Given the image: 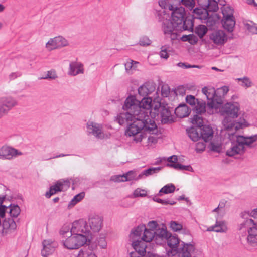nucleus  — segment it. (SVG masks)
Masks as SVG:
<instances>
[{"instance_id": "49530a36", "label": "nucleus", "mask_w": 257, "mask_h": 257, "mask_svg": "<svg viewBox=\"0 0 257 257\" xmlns=\"http://www.w3.org/2000/svg\"><path fill=\"white\" fill-rule=\"evenodd\" d=\"M245 117L249 126L257 124V114L253 113H245Z\"/></svg>"}, {"instance_id": "de8ad7c7", "label": "nucleus", "mask_w": 257, "mask_h": 257, "mask_svg": "<svg viewBox=\"0 0 257 257\" xmlns=\"http://www.w3.org/2000/svg\"><path fill=\"white\" fill-rule=\"evenodd\" d=\"M207 30V28L205 25H200L195 28V32L201 38L206 34Z\"/></svg>"}, {"instance_id": "7ed1b4c3", "label": "nucleus", "mask_w": 257, "mask_h": 257, "mask_svg": "<svg viewBox=\"0 0 257 257\" xmlns=\"http://www.w3.org/2000/svg\"><path fill=\"white\" fill-rule=\"evenodd\" d=\"M240 231L244 232L247 231V243L251 246H257V222L250 218H246L239 225Z\"/></svg>"}, {"instance_id": "f8f14e48", "label": "nucleus", "mask_w": 257, "mask_h": 257, "mask_svg": "<svg viewBox=\"0 0 257 257\" xmlns=\"http://www.w3.org/2000/svg\"><path fill=\"white\" fill-rule=\"evenodd\" d=\"M166 240H167L168 245L171 249L170 251H168L167 252L169 256L170 255H175L178 253L180 249L185 244L184 242H182V243L179 244L180 241L178 238L177 236L171 235L170 233Z\"/></svg>"}, {"instance_id": "4d7b16f0", "label": "nucleus", "mask_w": 257, "mask_h": 257, "mask_svg": "<svg viewBox=\"0 0 257 257\" xmlns=\"http://www.w3.org/2000/svg\"><path fill=\"white\" fill-rule=\"evenodd\" d=\"M142 131H143L144 132L147 133V132H145L144 130H142L141 131L142 133ZM158 133H159V132ZM147 133H148V132H147ZM149 134L155 135V136H149L148 138V145L150 146H152L156 144L158 141V138L156 135H157L158 133H157L156 134H151V133H149Z\"/></svg>"}, {"instance_id": "4be33fe9", "label": "nucleus", "mask_w": 257, "mask_h": 257, "mask_svg": "<svg viewBox=\"0 0 257 257\" xmlns=\"http://www.w3.org/2000/svg\"><path fill=\"white\" fill-rule=\"evenodd\" d=\"M245 148L241 143L237 141V137L236 136V142L232 143L230 148L226 151V155L230 157H233L236 155H241L244 152Z\"/></svg>"}, {"instance_id": "aec40b11", "label": "nucleus", "mask_w": 257, "mask_h": 257, "mask_svg": "<svg viewBox=\"0 0 257 257\" xmlns=\"http://www.w3.org/2000/svg\"><path fill=\"white\" fill-rule=\"evenodd\" d=\"M135 251L130 253L131 257H144L146 253V244L144 242L135 241L132 243Z\"/></svg>"}, {"instance_id": "a19ab883", "label": "nucleus", "mask_w": 257, "mask_h": 257, "mask_svg": "<svg viewBox=\"0 0 257 257\" xmlns=\"http://www.w3.org/2000/svg\"><path fill=\"white\" fill-rule=\"evenodd\" d=\"M159 113H160L162 122L166 123L169 121L171 112L168 108L163 106L160 110Z\"/></svg>"}, {"instance_id": "423d86ee", "label": "nucleus", "mask_w": 257, "mask_h": 257, "mask_svg": "<svg viewBox=\"0 0 257 257\" xmlns=\"http://www.w3.org/2000/svg\"><path fill=\"white\" fill-rule=\"evenodd\" d=\"M66 240L62 241L64 248L69 249H77L83 246L87 241V238L84 235L70 234Z\"/></svg>"}, {"instance_id": "dca6fc26", "label": "nucleus", "mask_w": 257, "mask_h": 257, "mask_svg": "<svg viewBox=\"0 0 257 257\" xmlns=\"http://www.w3.org/2000/svg\"><path fill=\"white\" fill-rule=\"evenodd\" d=\"M42 245L41 255L44 257H47L52 254L58 246L57 242L50 239L44 240L42 242Z\"/></svg>"}, {"instance_id": "20e7f679", "label": "nucleus", "mask_w": 257, "mask_h": 257, "mask_svg": "<svg viewBox=\"0 0 257 257\" xmlns=\"http://www.w3.org/2000/svg\"><path fill=\"white\" fill-rule=\"evenodd\" d=\"M162 29L165 38L170 39L172 41L179 39V33L183 29L171 20L167 18L163 21Z\"/></svg>"}, {"instance_id": "e2e57ef3", "label": "nucleus", "mask_w": 257, "mask_h": 257, "mask_svg": "<svg viewBox=\"0 0 257 257\" xmlns=\"http://www.w3.org/2000/svg\"><path fill=\"white\" fill-rule=\"evenodd\" d=\"M199 100L195 98V97L191 95H187L186 97V101L187 103L191 106H194Z\"/></svg>"}, {"instance_id": "7c9ffc66", "label": "nucleus", "mask_w": 257, "mask_h": 257, "mask_svg": "<svg viewBox=\"0 0 257 257\" xmlns=\"http://www.w3.org/2000/svg\"><path fill=\"white\" fill-rule=\"evenodd\" d=\"M170 233L166 229L164 225L159 226L156 230L155 231V240L160 239L162 240H166L168 238Z\"/></svg>"}, {"instance_id": "bb28decb", "label": "nucleus", "mask_w": 257, "mask_h": 257, "mask_svg": "<svg viewBox=\"0 0 257 257\" xmlns=\"http://www.w3.org/2000/svg\"><path fill=\"white\" fill-rule=\"evenodd\" d=\"M237 137L238 142L241 143L244 147L245 145L249 147H252V144L257 141V135L250 136L238 135Z\"/></svg>"}, {"instance_id": "a18cd8bd", "label": "nucleus", "mask_w": 257, "mask_h": 257, "mask_svg": "<svg viewBox=\"0 0 257 257\" xmlns=\"http://www.w3.org/2000/svg\"><path fill=\"white\" fill-rule=\"evenodd\" d=\"M223 18L233 17V9L230 6L224 5L222 8Z\"/></svg>"}, {"instance_id": "a878e982", "label": "nucleus", "mask_w": 257, "mask_h": 257, "mask_svg": "<svg viewBox=\"0 0 257 257\" xmlns=\"http://www.w3.org/2000/svg\"><path fill=\"white\" fill-rule=\"evenodd\" d=\"M199 127L201 137L205 142L212 139L213 135V131L210 126L204 125Z\"/></svg>"}, {"instance_id": "b1692460", "label": "nucleus", "mask_w": 257, "mask_h": 257, "mask_svg": "<svg viewBox=\"0 0 257 257\" xmlns=\"http://www.w3.org/2000/svg\"><path fill=\"white\" fill-rule=\"evenodd\" d=\"M155 85L151 82H146L138 88V93L140 95L147 96L151 94L155 91Z\"/></svg>"}, {"instance_id": "58836bf2", "label": "nucleus", "mask_w": 257, "mask_h": 257, "mask_svg": "<svg viewBox=\"0 0 257 257\" xmlns=\"http://www.w3.org/2000/svg\"><path fill=\"white\" fill-rule=\"evenodd\" d=\"M236 131L249 127L245 113H243L237 120H235Z\"/></svg>"}, {"instance_id": "0eeeda50", "label": "nucleus", "mask_w": 257, "mask_h": 257, "mask_svg": "<svg viewBox=\"0 0 257 257\" xmlns=\"http://www.w3.org/2000/svg\"><path fill=\"white\" fill-rule=\"evenodd\" d=\"M240 106L238 102H231L224 104L220 109V113L223 117L237 118L239 115Z\"/></svg>"}, {"instance_id": "603ef678", "label": "nucleus", "mask_w": 257, "mask_h": 257, "mask_svg": "<svg viewBox=\"0 0 257 257\" xmlns=\"http://www.w3.org/2000/svg\"><path fill=\"white\" fill-rule=\"evenodd\" d=\"M170 227L174 232L179 231L183 229L182 225L175 221H171L170 222Z\"/></svg>"}, {"instance_id": "37998d69", "label": "nucleus", "mask_w": 257, "mask_h": 257, "mask_svg": "<svg viewBox=\"0 0 257 257\" xmlns=\"http://www.w3.org/2000/svg\"><path fill=\"white\" fill-rule=\"evenodd\" d=\"M8 209V213L12 218H17L20 213L21 209L17 205H10Z\"/></svg>"}, {"instance_id": "774afa93", "label": "nucleus", "mask_w": 257, "mask_h": 257, "mask_svg": "<svg viewBox=\"0 0 257 257\" xmlns=\"http://www.w3.org/2000/svg\"><path fill=\"white\" fill-rule=\"evenodd\" d=\"M181 2L190 10L194 7L195 4L194 0H181Z\"/></svg>"}, {"instance_id": "f704fd0d", "label": "nucleus", "mask_w": 257, "mask_h": 257, "mask_svg": "<svg viewBox=\"0 0 257 257\" xmlns=\"http://www.w3.org/2000/svg\"><path fill=\"white\" fill-rule=\"evenodd\" d=\"M3 227L4 231L6 233H9L16 229L17 225L13 219L8 218L3 222Z\"/></svg>"}, {"instance_id": "4468645a", "label": "nucleus", "mask_w": 257, "mask_h": 257, "mask_svg": "<svg viewBox=\"0 0 257 257\" xmlns=\"http://www.w3.org/2000/svg\"><path fill=\"white\" fill-rule=\"evenodd\" d=\"M102 128L101 124L95 122H89L87 123V132L98 139H102L105 137V135L102 131Z\"/></svg>"}, {"instance_id": "3c124183", "label": "nucleus", "mask_w": 257, "mask_h": 257, "mask_svg": "<svg viewBox=\"0 0 257 257\" xmlns=\"http://www.w3.org/2000/svg\"><path fill=\"white\" fill-rule=\"evenodd\" d=\"M85 196L84 192H81L75 195L70 202L69 205L74 206L80 202Z\"/></svg>"}, {"instance_id": "052dcab7", "label": "nucleus", "mask_w": 257, "mask_h": 257, "mask_svg": "<svg viewBox=\"0 0 257 257\" xmlns=\"http://www.w3.org/2000/svg\"><path fill=\"white\" fill-rule=\"evenodd\" d=\"M147 191L145 189H142L140 188H137L135 190L133 193V196L134 197H145L147 196Z\"/></svg>"}, {"instance_id": "680f3d73", "label": "nucleus", "mask_w": 257, "mask_h": 257, "mask_svg": "<svg viewBox=\"0 0 257 257\" xmlns=\"http://www.w3.org/2000/svg\"><path fill=\"white\" fill-rule=\"evenodd\" d=\"M192 123L194 124L197 125L199 127L202 126L203 121L202 117L197 115H195L192 119Z\"/></svg>"}, {"instance_id": "09e8293b", "label": "nucleus", "mask_w": 257, "mask_h": 257, "mask_svg": "<svg viewBox=\"0 0 257 257\" xmlns=\"http://www.w3.org/2000/svg\"><path fill=\"white\" fill-rule=\"evenodd\" d=\"M175 190V186L173 184H168L162 188L159 193L169 194L173 193Z\"/></svg>"}, {"instance_id": "1a4fd4ad", "label": "nucleus", "mask_w": 257, "mask_h": 257, "mask_svg": "<svg viewBox=\"0 0 257 257\" xmlns=\"http://www.w3.org/2000/svg\"><path fill=\"white\" fill-rule=\"evenodd\" d=\"M69 45V42L66 39L61 36H58L50 38L46 43L45 48L47 51H52L68 46Z\"/></svg>"}, {"instance_id": "6ab92c4d", "label": "nucleus", "mask_w": 257, "mask_h": 257, "mask_svg": "<svg viewBox=\"0 0 257 257\" xmlns=\"http://www.w3.org/2000/svg\"><path fill=\"white\" fill-rule=\"evenodd\" d=\"M168 163L167 166L173 168L177 170H186L193 171V168L190 165H183L178 162V158L176 155H173L167 158Z\"/></svg>"}, {"instance_id": "f3484780", "label": "nucleus", "mask_w": 257, "mask_h": 257, "mask_svg": "<svg viewBox=\"0 0 257 257\" xmlns=\"http://www.w3.org/2000/svg\"><path fill=\"white\" fill-rule=\"evenodd\" d=\"M103 218L96 214L90 215L88 219V224L90 229L94 232H99L103 226Z\"/></svg>"}, {"instance_id": "ddd939ff", "label": "nucleus", "mask_w": 257, "mask_h": 257, "mask_svg": "<svg viewBox=\"0 0 257 257\" xmlns=\"http://www.w3.org/2000/svg\"><path fill=\"white\" fill-rule=\"evenodd\" d=\"M22 155L18 150L7 146L0 148V159L2 160H11Z\"/></svg>"}, {"instance_id": "473e14b6", "label": "nucleus", "mask_w": 257, "mask_h": 257, "mask_svg": "<svg viewBox=\"0 0 257 257\" xmlns=\"http://www.w3.org/2000/svg\"><path fill=\"white\" fill-rule=\"evenodd\" d=\"M222 24L223 28L229 32H233L235 25L234 17L223 18Z\"/></svg>"}, {"instance_id": "2eb2a0df", "label": "nucleus", "mask_w": 257, "mask_h": 257, "mask_svg": "<svg viewBox=\"0 0 257 257\" xmlns=\"http://www.w3.org/2000/svg\"><path fill=\"white\" fill-rule=\"evenodd\" d=\"M70 183L67 181H58L56 183L50 187L49 191L46 193L47 198H50L52 195L59 191H64L69 188Z\"/></svg>"}, {"instance_id": "72a5a7b5", "label": "nucleus", "mask_w": 257, "mask_h": 257, "mask_svg": "<svg viewBox=\"0 0 257 257\" xmlns=\"http://www.w3.org/2000/svg\"><path fill=\"white\" fill-rule=\"evenodd\" d=\"M190 109L186 104H180L175 110L176 116L180 118H184L188 116Z\"/></svg>"}, {"instance_id": "f03ea898", "label": "nucleus", "mask_w": 257, "mask_h": 257, "mask_svg": "<svg viewBox=\"0 0 257 257\" xmlns=\"http://www.w3.org/2000/svg\"><path fill=\"white\" fill-rule=\"evenodd\" d=\"M128 98L133 99L132 108L138 114V117L146 125L145 131L151 134H156L158 132V127L154 119L151 118L149 115H151L153 110H150L153 99L156 100L158 96L144 97L141 101H138L134 96H130Z\"/></svg>"}, {"instance_id": "c756f323", "label": "nucleus", "mask_w": 257, "mask_h": 257, "mask_svg": "<svg viewBox=\"0 0 257 257\" xmlns=\"http://www.w3.org/2000/svg\"><path fill=\"white\" fill-rule=\"evenodd\" d=\"M146 229V227L145 225L141 224L139 225L136 228H134L133 230H132L130 235V238L132 243L133 242L135 241H140V240L136 239V238L137 237H139V239H140V236H141L143 232H144V230ZM142 242V240H140Z\"/></svg>"}, {"instance_id": "5fc2aeb1", "label": "nucleus", "mask_w": 257, "mask_h": 257, "mask_svg": "<svg viewBox=\"0 0 257 257\" xmlns=\"http://www.w3.org/2000/svg\"><path fill=\"white\" fill-rule=\"evenodd\" d=\"M163 106L161 104V103L157 102L153 107V110L154 112L152 111V113L151 115H149L151 118H153V117H155L156 115H158L160 110Z\"/></svg>"}, {"instance_id": "cd10ccee", "label": "nucleus", "mask_w": 257, "mask_h": 257, "mask_svg": "<svg viewBox=\"0 0 257 257\" xmlns=\"http://www.w3.org/2000/svg\"><path fill=\"white\" fill-rule=\"evenodd\" d=\"M236 118L223 117L222 124L224 130L228 131H233L235 133L236 130V123L234 119Z\"/></svg>"}, {"instance_id": "79ce46f5", "label": "nucleus", "mask_w": 257, "mask_h": 257, "mask_svg": "<svg viewBox=\"0 0 257 257\" xmlns=\"http://www.w3.org/2000/svg\"><path fill=\"white\" fill-rule=\"evenodd\" d=\"M155 231L145 229L141 239L146 242H151L153 239H155Z\"/></svg>"}, {"instance_id": "ea45409f", "label": "nucleus", "mask_w": 257, "mask_h": 257, "mask_svg": "<svg viewBox=\"0 0 257 257\" xmlns=\"http://www.w3.org/2000/svg\"><path fill=\"white\" fill-rule=\"evenodd\" d=\"M236 81L238 82L241 86L245 88L251 87L253 84L250 78L247 76L236 78Z\"/></svg>"}, {"instance_id": "e433bc0d", "label": "nucleus", "mask_w": 257, "mask_h": 257, "mask_svg": "<svg viewBox=\"0 0 257 257\" xmlns=\"http://www.w3.org/2000/svg\"><path fill=\"white\" fill-rule=\"evenodd\" d=\"M161 169V167H151L144 170L138 176L137 180H139L144 176L147 177L158 173Z\"/></svg>"}, {"instance_id": "8fccbe9b", "label": "nucleus", "mask_w": 257, "mask_h": 257, "mask_svg": "<svg viewBox=\"0 0 257 257\" xmlns=\"http://www.w3.org/2000/svg\"><path fill=\"white\" fill-rule=\"evenodd\" d=\"M58 77L56 72L54 70H51L50 71H48L46 73V74L42 77L40 79H50V80H55Z\"/></svg>"}, {"instance_id": "0e129e2a", "label": "nucleus", "mask_w": 257, "mask_h": 257, "mask_svg": "<svg viewBox=\"0 0 257 257\" xmlns=\"http://www.w3.org/2000/svg\"><path fill=\"white\" fill-rule=\"evenodd\" d=\"M126 178V181H131L133 180H137V177L136 176L135 172L132 171H129L125 174H124Z\"/></svg>"}, {"instance_id": "c9c22d12", "label": "nucleus", "mask_w": 257, "mask_h": 257, "mask_svg": "<svg viewBox=\"0 0 257 257\" xmlns=\"http://www.w3.org/2000/svg\"><path fill=\"white\" fill-rule=\"evenodd\" d=\"M188 137L194 142L198 141L200 139L201 135L200 133L199 127H191L186 130Z\"/></svg>"}, {"instance_id": "c85d7f7f", "label": "nucleus", "mask_w": 257, "mask_h": 257, "mask_svg": "<svg viewBox=\"0 0 257 257\" xmlns=\"http://www.w3.org/2000/svg\"><path fill=\"white\" fill-rule=\"evenodd\" d=\"M195 247L192 244H184L180 249L178 255L179 257H191V253H193Z\"/></svg>"}, {"instance_id": "69168bd1", "label": "nucleus", "mask_w": 257, "mask_h": 257, "mask_svg": "<svg viewBox=\"0 0 257 257\" xmlns=\"http://www.w3.org/2000/svg\"><path fill=\"white\" fill-rule=\"evenodd\" d=\"M170 90L167 85H163L161 88V95L163 97H167L170 94Z\"/></svg>"}, {"instance_id": "412c9836", "label": "nucleus", "mask_w": 257, "mask_h": 257, "mask_svg": "<svg viewBox=\"0 0 257 257\" xmlns=\"http://www.w3.org/2000/svg\"><path fill=\"white\" fill-rule=\"evenodd\" d=\"M193 13L194 19L201 20L203 23H205L207 25H208L211 18L209 17L207 9L204 8H196L194 9Z\"/></svg>"}, {"instance_id": "2f4dec72", "label": "nucleus", "mask_w": 257, "mask_h": 257, "mask_svg": "<svg viewBox=\"0 0 257 257\" xmlns=\"http://www.w3.org/2000/svg\"><path fill=\"white\" fill-rule=\"evenodd\" d=\"M227 230V226L224 221H217L214 225L208 227L206 230L216 232H225Z\"/></svg>"}, {"instance_id": "39448f33", "label": "nucleus", "mask_w": 257, "mask_h": 257, "mask_svg": "<svg viewBox=\"0 0 257 257\" xmlns=\"http://www.w3.org/2000/svg\"><path fill=\"white\" fill-rule=\"evenodd\" d=\"M202 93L206 96L207 100V105L210 108L217 109L223 103L220 96L216 94V90L214 87H204L202 89Z\"/></svg>"}, {"instance_id": "4c0bfd02", "label": "nucleus", "mask_w": 257, "mask_h": 257, "mask_svg": "<svg viewBox=\"0 0 257 257\" xmlns=\"http://www.w3.org/2000/svg\"><path fill=\"white\" fill-rule=\"evenodd\" d=\"M139 62L128 59L125 63V69L126 73L128 74H132L136 70Z\"/></svg>"}, {"instance_id": "338daca9", "label": "nucleus", "mask_w": 257, "mask_h": 257, "mask_svg": "<svg viewBox=\"0 0 257 257\" xmlns=\"http://www.w3.org/2000/svg\"><path fill=\"white\" fill-rule=\"evenodd\" d=\"M245 214H247L249 216L252 217L254 219H257V208L242 213V216L244 217Z\"/></svg>"}, {"instance_id": "f257e3e1", "label": "nucleus", "mask_w": 257, "mask_h": 257, "mask_svg": "<svg viewBox=\"0 0 257 257\" xmlns=\"http://www.w3.org/2000/svg\"><path fill=\"white\" fill-rule=\"evenodd\" d=\"M132 98H127L123 105V109L126 112L120 113L116 118V121L120 124L123 125L125 122H131L125 131V135L128 137H133V140L136 143L140 142L144 137L142 130L145 131L146 126L143 122L138 117V114H136L131 103H133Z\"/></svg>"}, {"instance_id": "6e6d98bb", "label": "nucleus", "mask_w": 257, "mask_h": 257, "mask_svg": "<svg viewBox=\"0 0 257 257\" xmlns=\"http://www.w3.org/2000/svg\"><path fill=\"white\" fill-rule=\"evenodd\" d=\"M206 9L208 11L215 12L218 9L217 3L214 0H209L208 7H206Z\"/></svg>"}, {"instance_id": "5701e85b", "label": "nucleus", "mask_w": 257, "mask_h": 257, "mask_svg": "<svg viewBox=\"0 0 257 257\" xmlns=\"http://www.w3.org/2000/svg\"><path fill=\"white\" fill-rule=\"evenodd\" d=\"M84 72L83 65L81 62L72 61L70 63L68 72L69 75L75 76L80 74H83Z\"/></svg>"}, {"instance_id": "9d476101", "label": "nucleus", "mask_w": 257, "mask_h": 257, "mask_svg": "<svg viewBox=\"0 0 257 257\" xmlns=\"http://www.w3.org/2000/svg\"><path fill=\"white\" fill-rule=\"evenodd\" d=\"M17 104V101L11 97H0V118Z\"/></svg>"}, {"instance_id": "c03bdc74", "label": "nucleus", "mask_w": 257, "mask_h": 257, "mask_svg": "<svg viewBox=\"0 0 257 257\" xmlns=\"http://www.w3.org/2000/svg\"><path fill=\"white\" fill-rule=\"evenodd\" d=\"M194 111L197 114H201L206 112V103L203 101L198 100L194 105Z\"/></svg>"}, {"instance_id": "393cba45", "label": "nucleus", "mask_w": 257, "mask_h": 257, "mask_svg": "<svg viewBox=\"0 0 257 257\" xmlns=\"http://www.w3.org/2000/svg\"><path fill=\"white\" fill-rule=\"evenodd\" d=\"M158 3L162 9H168L173 12L179 7L180 0H160Z\"/></svg>"}, {"instance_id": "9b49d317", "label": "nucleus", "mask_w": 257, "mask_h": 257, "mask_svg": "<svg viewBox=\"0 0 257 257\" xmlns=\"http://www.w3.org/2000/svg\"><path fill=\"white\" fill-rule=\"evenodd\" d=\"M185 9L182 7H179L172 12L171 20L180 27L183 30H186L184 27Z\"/></svg>"}, {"instance_id": "6e6552de", "label": "nucleus", "mask_w": 257, "mask_h": 257, "mask_svg": "<svg viewBox=\"0 0 257 257\" xmlns=\"http://www.w3.org/2000/svg\"><path fill=\"white\" fill-rule=\"evenodd\" d=\"M90 231L87 226V222L83 219L74 221L71 225L70 234L84 235L88 240Z\"/></svg>"}, {"instance_id": "bf43d9fd", "label": "nucleus", "mask_w": 257, "mask_h": 257, "mask_svg": "<svg viewBox=\"0 0 257 257\" xmlns=\"http://www.w3.org/2000/svg\"><path fill=\"white\" fill-rule=\"evenodd\" d=\"M168 48L169 47L166 45H164L161 47V51L159 53L160 56L161 58H163L166 60L168 59L169 56L168 53Z\"/></svg>"}, {"instance_id": "13d9d810", "label": "nucleus", "mask_w": 257, "mask_h": 257, "mask_svg": "<svg viewBox=\"0 0 257 257\" xmlns=\"http://www.w3.org/2000/svg\"><path fill=\"white\" fill-rule=\"evenodd\" d=\"M210 149L214 152L219 153L221 151L222 146L220 143L211 142L209 145Z\"/></svg>"}, {"instance_id": "864d4df0", "label": "nucleus", "mask_w": 257, "mask_h": 257, "mask_svg": "<svg viewBox=\"0 0 257 257\" xmlns=\"http://www.w3.org/2000/svg\"><path fill=\"white\" fill-rule=\"evenodd\" d=\"M179 39H180L183 41H189L190 43H196L198 40L193 35H183L181 37H179Z\"/></svg>"}, {"instance_id": "a211bd4d", "label": "nucleus", "mask_w": 257, "mask_h": 257, "mask_svg": "<svg viewBox=\"0 0 257 257\" xmlns=\"http://www.w3.org/2000/svg\"><path fill=\"white\" fill-rule=\"evenodd\" d=\"M211 41L217 45H222L227 41V36L224 31L218 30L213 31L210 34Z\"/></svg>"}]
</instances>
